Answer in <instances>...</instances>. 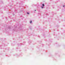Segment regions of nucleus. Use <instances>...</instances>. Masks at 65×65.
Listing matches in <instances>:
<instances>
[{"instance_id": "obj_1", "label": "nucleus", "mask_w": 65, "mask_h": 65, "mask_svg": "<svg viewBox=\"0 0 65 65\" xmlns=\"http://www.w3.org/2000/svg\"><path fill=\"white\" fill-rule=\"evenodd\" d=\"M32 21H30V24H31V23H32Z\"/></svg>"}, {"instance_id": "obj_2", "label": "nucleus", "mask_w": 65, "mask_h": 65, "mask_svg": "<svg viewBox=\"0 0 65 65\" xmlns=\"http://www.w3.org/2000/svg\"><path fill=\"white\" fill-rule=\"evenodd\" d=\"M42 5H43V6H44V4H42Z\"/></svg>"}, {"instance_id": "obj_3", "label": "nucleus", "mask_w": 65, "mask_h": 65, "mask_svg": "<svg viewBox=\"0 0 65 65\" xmlns=\"http://www.w3.org/2000/svg\"><path fill=\"white\" fill-rule=\"evenodd\" d=\"M27 14H29V13L27 12Z\"/></svg>"}, {"instance_id": "obj_4", "label": "nucleus", "mask_w": 65, "mask_h": 65, "mask_svg": "<svg viewBox=\"0 0 65 65\" xmlns=\"http://www.w3.org/2000/svg\"><path fill=\"white\" fill-rule=\"evenodd\" d=\"M63 7H64V6H65V5L64 6L63 5Z\"/></svg>"}, {"instance_id": "obj_5", "label": "nucleus", "mask_w": 65, "mask_h": 65, "mask_svg": "<svg viewBox=\"0 0 65 65\" xmlns=\"http://www.w3.org/2000/svg\"><path fill=\"white\" fill-rule=\"evenodd\" d=\"M41 8H43V7H41Z\"/></svg>"}, {"instance_id": "obj_6", "label": "nucleus", "mask_w": 65, "mask_h": 65, "mask_svg": "<svg viewBox=\"0 0 65 65\" xmlns=\"http://www.w3.org/2000/svg\"><path fill=\"white\" fill-rule=\"evenodd\" d=\"M35 11H36V10H35Z\"/></svg>"}]
</instances>
